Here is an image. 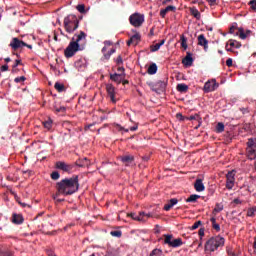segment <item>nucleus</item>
I'll return each instance as SVG.
<instances>
[{"label": "nucleus", "mask_w": 256, "mask_h": 256, "mask_svg": "<svg viewBox=\"0 0 256 256\" xmlns=\"http://www.w3.org/2000/svg\"><path fill=\"white\" fill-rule=\"evenodd\" d=\"M56 189L58 191L56 197L59 195L67 196L77 193L79 191V176L74 175L71 178L62 179L60 182H57Z\"/></svg>", "instance_id": "nucleus-1"}, {"label": "nucleus", "mask_w": 256, "mask_h": 256, "mask_svg": "<svg viewBox=\"0 0 256 256\" xmlns=\"http://www.w3.org/2000/svg\"><path fill=\"white\" fill-rule=\"evenodd\" d=\"M85 43H87V34L80 31L79 34H75L69 45L64 50V55L67 59L75 56L78 51H83L85 49Z\"/></svg>", "instance_id": "nucleus-2"}, {"label": "nucleus", "mask_w": 256, "mask_h": 256, "mask_svg": "<svg viewBox=\"0 0 256 256\" xmlns=\"http://www.w3.org/2000/svg\"><path fill=\"white\" fill-rule=\"evenodd\" d=\"M64 29L66 33H75L79 29V18L73 14H69L64 18Z\"/></svg>", "instance_id": "nucleus-3"}, {"label": "nucleus", "mask_w": 256, "mask_h": 256, "mask_svg": "<svg viewBox=\"0 0 256 256\" xmlns=\"http://www.w3.org/2000/svg\"><path fill=\"white\" fill-rule=\"evenodd\" d=\"M223 245H225V238L221 236L212 237L206 242L205 251L213 253V251H217L218 247H223Z\"/></svg>", "instance_id": "nucleus-4"}, {"label": "nucleus", "mask_w": 256, "mask_h": 256, "mask_svg": "<svg viewBox=\"0 0 256 256\" xmlns=\"http://www.w3.org/2000/svg\"><path fill=\"white\" fill-rule=\"evenodd\" d=\"M129 217L133 219L134 221H140V223H145L149 217H156L159 218V214L157 213H145V212H139L137 213H130Z\"/></svg>", "instance_id": "nucleus-5"}, {"label": "nucleus", "mask_w": 256, "mask_h": 256, "mask_svg": "<svg viewBox=\"0 0 256 256\" xmlns=\"http://www.w3.org/2000/svg\"><path fill=\"white\" fill-rule=\"evenodd\" d=\"M246 153L250 161H253V159H256V138L248 139Z\"/></svg>", "instance_id": "nucleus-6"}, {"label": "nucleus", "mask_w": 256, "mask_h": 256, "mask_svg": "<svg viewBox=\"0 0 256 256\" xmlns=\"http://www.w3.org/2000/svg\"><path fill=\"white\" fill-rule=\"evenodd\" d=\"M129 23L132 27H141L145 23V15L134 13L129 17Z\"/></svg>", "instance_id": "nucleus-7"}, {"label": "nucleus", "mask_w": 256, "mask_h": 256, "mask_svg": "<svg viewBox=\"0 0 256 256\" xmlns=\"http://www.w3.org/2000/svg\"><path fill=\"white\" fill-rule=\"evenodd\" d=\"M218 88H219V83H217V80L212 79V80H208L204 84L203 91H204V93H211V92L217 90Z\"/></svg>", "instance_id": "nucleus-8"}, {"label": "nucleus", "mask_w": 256, "mask_h": 256, "mask_svg": "<svg viewBox=\"0 0 256 256\" xmlns=\"http://www.w3.org/2000/svg\"><path fill=\"white\" fill-rule=\"evenodd\" d=\"M235 187V171H229L226 174V189L231 191Z\"/></svg>", "instance_id": "nucleus-9"}, {"label": "nucleus", "mask_w": 256, "mask_h": 256, "mask_svg": "<svg viewBox=\"0 0 256 256\" xmlns=\"http://www.w3.org/2000/svg\"><path fill=\"white\" fill-rule=\"evenodd\" d=\"M56 169H60V171H64L65 173H71L73 171V165L58 161L56 162Z\"/></svg>", "instance_id": "nucleus-10"}, {"label": "nucleus", "mask_w": 256, "mask_h": 256, "mask_svg": "<svg viewBox=\"0 0 256 256\" xmlns=\"http://www.w3.org/2000/svg\"><path fill=\"white\" fill-rule=\"evenodd\" d=\"M27 43L23 42V40H20L19 38H12V41L10 42V46L14 51H17V49H23Z\"/></svg>", "instance_id": "nucleus-11"}, {"label": "nucleus", "mask_w": 256, "mask_h": 256, "mask_svg": "<svg viewBox=\"0 0 256 256\" xmlns=\"http://www.w3.org/2000/svg\"><path fill=\"white\" fill-rule=\"evenodd\" d=\"M148 86L156 95H161V81H150Z\"/></svg>", "instance_id": "nucleus-12"}, {"label": "nucleus", "mask_w": 256, "mask_h": 256, "mask_svg": "<svg viewBox=\"0 0 256 256\" xmlns=\"http://www.w3.org/2000/svg\"><path fill=\"white\" fill-rule=\"evenodd\" d=\"M121 162L126 167H131L135 163V156L134 155H124L120 157Z\"/></svg>", "instance_id": "nucleus-13"}, {"label": "nucleus", "mask_w": 256, "mask_h": 256, "mask_svg": "<svg viewBox=\"0 0 256 256\" xmlns=\"http://www.w3.org/2000/svg\"><path fill=\"white\" fill-rule=\"evenodd\" d=\"M106 91L110 97V101H112V103H117V99H115V86H113V84H107Z\"/></svg>", "instance_id": "nucleus-14"}, {"label": "nucleus", "mask_w": 256, "mask_h": 256, "mask_svg": "<svg viewBox=\"0 0 256 256\" xmlns=\"http://www.w3.org/2000/svg\"><path fill=\"white\" fill-rule=\"evenodd\" d=\"M110 79H111V81H114V83H117L118 85H121L123 79H125V73H122V74H118V73L110 74Z\"/></svg>", "instance_id": "nucleus-15"}, {"label": "nucleus", "mask_w": 256, "mask_h": 256, "mask_svg": "<svg viewBox=\"0 0 256 256\" xmlns=\"http://www.w3.org/2000/svg\"><path fill=\"white\" fill-rule=\"evenodd\" d=\"M198 45L204 47V51H207L209 47V41L205 38V35L201 34L198 36Z\"/></svg>", "instance_id": "nucleus-16"}, {"label": "nucleus", "mask_w": 256, "mask_h": 256, "mask_svg": "<svg viewBox=\"0 0 256 256\" xmlns=\"http://www.w3.org/2000/svg\"><path fill=\"white\" fill-rule=\"evenodd\" d=\"M139 41H141V35L139 33L134 34L130 39L127 41V45H139Z\"/></svg>", "instance_id": "nucleus-17"}, {"label": "nucleus", "mask_w": 256, "mask_h": 256, "mask_svg": "<svg viewBox=\"0 0 256 256\" xmlns=\"http://www.w3.org/2000/svg\"><path fill=\"white\" fill-rule=\"evenodd\" d=\"M186 121H197L198 125L195 127V129H199V127H201V123H203V119L199 114H194L190 117H187Z\"/></svg>", "instance_id": "nucleus-18"}, {"label": "nucleus", "mask_w": 256, "mask_h": 256, "mask_svg": "<svg viewBox=\"0 0 256 256\" xmlns=\"http://www.w3.org/2000/svg\"><path fill=\"white\" fill-rule=\"evenodd\" d=\"M177 203H179L177 198L170 199L168 203L164 205V211H171V209H173Z\"/></svg>", "instance_id": "nucleus-19"}, {"label": "nucleus", "mask_w": 256, "mask_h": 256, "mask_svg": "<svg viewBox=\"0 0 256 256\" xmlns=\"http://www.w3.org/2000/svg\"><path fill=\"white\" fill-rule=\"evenodd\" d=\"M194 188L198 193L205 191V185L203 184V180L196 179V181L194 183Z\"/></svg>", "instance_id": "nucleus-20"}, {"label": "nucleus", "mask_w": 256, "mask_h": 256, "mask_svg": "<svg viewBox=\"0 0 256 256\" xmlns=\"http://www.w3.org/2000/svg\"><path fill=\"white\" fill-rule=\"evenodd\" d=\"M175 11H177V7L170 5L167 6L166 8L161 10V17H165L167 15V13H175Z\"/></svg>", "instance_id": "nucleus-21"}, {"label": "nucleus", "mask_w": 256, "mask_h": 256, "mask_svg": "<svg viewBox=\"0 0 256 256\" xmlns=\"http://www.w3.org/2000/svg\"><path fill=\"white\" fill-rule=\"evenodd\" d=\"M190 52H187L186 57L182 60L183 65H186V67H191L193 65V57Z\"/></svg>", "instance_id": "nucleus-22"}, {"label": "nucleus", "mask_w": 256, "mask_h": 256, "mask_svg": "<svg viewBox=\"0 0 256 256\" xmlns=\"http://www.w3.org/2000/svg\"><path fill=\"white\" fill-rule=\"evenodd\" d=\"M23 221H24L23 215L15 214V213L12 215V223H14L15 225H21Z\"/></svg>", "instance_id": "nucleus-23"}, {"label": "nucleus", "mask_w": 256, "mask_h": 256, "mask_svg": "<svg viewBox=\"0 0 256 256\" xmlns=\"http://www.w3.org/2000/svg\"><path fill=\"white\" fill-rule=\"evenodd\" d=\"M189 11H190V15H192V17L197 19V21L201 20V12H199V10L197 8L190 7Z\"/></svg>", "instance_id": "nucleus-24"}, {"label": "nucleus", "mask_w": 256, "mask_h": 256, "mask_svg": "<svg viewBox=\"0 0 256 256\" xmlns=\"http://www.w3.org/2000/svg\"><path fill=\"white\" fill-rule=\"evenodd\" d=\"M181 245H183V239L181 238H176V239H173L171 244H170V247L172 248H177V247H181Z\"/></svg>", "instance_id": "nucleus-25"}, {"label": "nucleus", "mask_w": 256, "mask_h": 256, "mask_svg": "<svg viewBox=\"0 0 256 256\" xmlns=\"http://www.w3.org/2000/svg\"><path fill=\"white\" fill-rule=\"evenodd\" d=\"M238 31L240 39H247V36L251 35V30H247L245 33V30L243 28H238Z\"/></svg>", "instance_id": "nucleus-26"}, {"label": "nucleus", "mask_w": 256, "mask_h": 256, "mask_svg": "<svg viewBox=\"0 0 256 256\" xmlns=\"http://www.w3.org/2000/svg\"><path fill=\"white\" fill-rule=\"evenodd\" d=\"M176 89L179 93H187L189 91V86H187V84H178Z\"/></svg>", "instance_id": "nucleus-27"}, {"label": "nucleus", "mask_w": 256, "mask_h": 256, "mask_svg": "<svg viewBox=\"0 0 256 256\" xmlns=\"http://www.w3.org/2000/svg\"><path fill=\"white\" fill-rule=\"evenodd\" d=\"M227 43H228V46L234 47L235 49H240L241 47V42L237 40L230 39Z\"/></svg>", "instance_id": "nucleus-28"}, {"label": "nucleus", "mask_w": 256, "mask_h": 256, "mask_svg": "<svg viewBox=\"0 0 256 256\" xmlns=\"http://www.w3.org/2000/svg\"><path fill=\"white\" fill-rule=\"evenodd\" d=\"M172 242H173V235L165 234L164 235V245H168V247H171Z\"/></svg>", "instance_id": "nucleus-29"}, {"label": "nucleus", "mask_w": 256, "mask_h": 256, "mask_svg": "<svg viewBox=\"0 0 256 256\" xmlns=\"http://www.w3.org/2000/svg\"><path fill=\"white\" fill-rule=\"evenodd\" d=\"M74 65L78 71H85L86 65L83 63V60H77Z\"/></svg>", "instance_id": "nucleus-30"}, {"label": "nucleus", "mask_w": 256, "mask_h": 256, "mask_svg": "<svg viewBox=\"0 0 256 256\" xmlns=\"http://www.w3.org/2000/svg\"><path fill=\"white\" fill-rule=\"evenodd\" d=\"M148 75H155L157 73V64L152 63L147 70Z\"/></svg>", "instance_id": "nucleus-31"}, {"label": "nucleus", "mask_w": 256, "mask_h": 256, "mask_svg": "<svg viewBox=\"0 0 256 256\" xmlns=\"http://www.w3.org/2000/svg\"><path fill=\"white\" fill-rule=\"evenodd\" d=\"M44 129H47V131H51V128L53 127V120L51 118H48V120L43 122Z\"/></svg>", "instance_id": "nucleus-32"}, {"label": "nucleus", "mask_w": 256, "mask_h": 256, "mask_svg": "<svg viewBox=\"0 0 256 256\" xmlns=\"http://www.w3.org/2000/svg\"><path fill=\"white\" fill-rule=\"evenodd\" d=\"M197 199H201V196L197 194H192L189 198L186 199V203H195Z\"/></svg>", "instance_id": "nucleus-33"}, {"label": "nucleus", "mask_w": 256, "mask_h": 256, "mask_svg": "<svg viewBox=\"0 0 256 256\" xmlns=\"http://www.w3.org/2000/svg\"><path fill=\"white\" fill-rule=\"evenodd\" d=\"M54 88L56 89V91H58V93H63L65 91V85L59 82H56L54 84Z\"/></svg>", "instance_id": "nucleus-34"}, {"label": "nucleus", "mask_w": 256, "mask_h": 256, "mask_svg": "<svg viewBox=\"0 0 256 256\" xmlns=\"http://www.w3.org/2000/svg\"><path fill=\"white\" fill-rule=\"evenodd\" d=\"M180 41H181V47H183L184 48V51H187V48L189 47L188 45H187V37H185V35H181L180 36Z\"/></svg>", "instance_id": "nucleus-35"}, {"label": "nucleus", "mask_w": 256, "mask_h": 256, "mask_svg": "<svg viewBox=\"0 0 256 256\" xmlns=\"http://www.w3.org/2000/svg\"><path fill=\"white\" fill-rule=\"evenodd\" d=\"M225 131V124L219 122L216 126V133H223Z\"/></svg>", "instance_id": "nucleus-36"}, {"label": "nucleus", "mask_w": 256, "mask_h": 256, "mask_svg": "<svg viewBox=\"0 0 256 256\" xmlns=\"http://www.w3.org/2000/svg\"><path fill=\"white\" fill-rule=\"evenodd\" d=\"M91 165V162L89 161L88 158H83L81 160V164H78V167H89Z\"/></svg>", "instance_id": "nucleus-37"}, {"label": "nucleus", "mask_w": 256, "mask_h": 256, "mask_svg": "<svg viewBox=\"0 0 256 256\" xmlns=\"http://www.w3.org/2000/svg\"><path fill=\"white\" fill-rule=\"evenodd\" d=\"M105 256H119V250L118 249L108 250Z\"/></svg>", "instance_id": "nucleus-38"}, {"label": "nucleus", "mask_w": 256, "mask_h": 256, "mask_svg": "<svg viewBox=\"0 0 256 256\" xmlns=\"http://www.w3.org/2000/svg\"><path fill=\"white\" fill-rule=\"evenodd\" d=\"M159 49H161V42H158L157 44L150 46V51L152 53H155V51H159Z\"/></svg>", "instance_id": "nucleus-39"}, {"label": "nucleus", "mask_w": 256, "mask_h": 256, "mask_svg": "<svg viewBox=\"0 0 256 256\" xmlns=\"http://www.w3.org/2000/svg\"><path fill=\"white\" fill-rule=\"evenodd\" d=\"M255 213H256V206L249 208L247 211V217H255Z\"/></svg>", "instance_id": "nucleus-40"}, {"label": "nucleus", "mask_w": 256, "mask_h": 256, "mask_svg": "<svg viewBox=\"0 0 256 256\" xmlns=\"http://www.w3.org/2000/svg\"><path fill=\"white\" fill-rule=\"evenodd\" d=\"M200 225H203V222H201V220L196 221V222L190 227L191 231H195V229H199V226H200Z\"/></svg>", "instance_id": "nucleus-41"}, {"label": "nucleus", "mask_w": 256, "mask_h": 256, "mask_svg": "<svg viewBox=\"0 0 256 256\" xmlns=\"http://www.w3.org/2000/svg\"><path fill=\"white\" fill-rule=\"evenodd\" d=\"M110 235H112V237H121L123 235V233L121 232V230H114L110 232Z\"/></svg>", "instance_id": "nucleus-42"}, {"label": "nucleus", "mask_w": 256, "mask_h": 256, "mask_svg": "<svg viewBox=\"0 0 256 256\" xmlns=\"http://www.w3.org/2000/svg\"><path fill=\"white\" fill-rule=\"evenodd\" d=\"M60 177L61 175L57 171L51 173V179H53V181H57V179H59Z\"/></svg>", "instance_id": "nucleus-43"}, {"label": "nucleus", "mask_w": 256, "mask_h": 256, "mask_svg": "<svg viewBox=\"0 0 256 256\" xmlns=\"http://www.w3.org/2000/svg\"><path fill=\"white\" fill-rule=\"evenodd\" d=\"M248 5L250 6L251 11H256V0H250Z\"/></svg>", "instance_id": "nucleus-44"}, {"label": "nucleus", "mask_w": 256, "mask_h": 256, "mask_svg": "<svg viewBox=\"0 0 256 256\" xmlns=\"http://www.w3.org/2000/svg\"><path fill=\"white\" fill-rule=\"evenodd\" d=\"M176 119H178V121H187V116H183L182 113H177Z\"/></svg>", "instance_id": "nucleus-45"}, {"label": "nucleus", "mask_w": 256, "mask_h": 256, "mask_svg": "<svg viewBox=\"0 0 256 256\" xmlns=\"http://www.w3.org/2000/svg\"><path fill=\"white\" fill-rule=\"evenodd\" d=\"M0 256H13V252L9 250H6V251L0 250Z\"/></svg>", "instance_id": "nucleus-46"}, {"label": "nucleus", "mask_w": 256, "mask_h": 256, "mask_svg": "<svg viewBox=\"0 0 256 256\" xmlns=\"http://www.w3.org/2000/svg\"><path fill=\"white\" fill-rule=\"evenodd\" d=\"M77 11H79V13H85V5L84 4H79L76 7Z\"/></svg>", "instance_id": "nucleus-47"}, {"label": "nucleus", "mask_w": 256, "mask_h": 256, "mask_svg": "<svg viewBox=\"0 0 256 256\" xmlns=\"http://www.w3.org/2000/svg\"><path fill=\"white\" fill-rule=\"evenodd\" d=\"M27 78H25V76H20V77H16L14 79L15 83H22L23 81H25Z\"/></svg>", "instance_id": "nucleus-48"}, {"label": "nucleus", "mask_w": 256, "mask_h": 256, "mask_svg": "<svg viewBox=\"0 0 256 256\" xmlns=\"http://www.w3.org/2000/svg\"><path fill=\"white\" fill-rule=\"evenodd\" d=\"M222 209H223V206H221L220 204H216V207L214 208V211L216 213H221Z\"/></svg>", "instance_id": "nucleus-49"}, {"label": "nucleus", "mask_w": 256, "mask_h": 256, "mask_svg": "<svg viewBox=\"0 0 256 256\" xmlns=\"http://www.w3.org/2000/svg\"><path fill=\"white\" fill-rule=\"evenodd\" d=\"M159 253H161V250H160V249H154V250L150 253V256H157V255H159Z\"/></svg>", "instance_id": "nucleus-50"}, {"label": "nucleus", "mask_w": 256, "mask_h": 256, "mask_svg": "<svg viewBox=\"0 0 256 256\" xmlns=\"http://www.w3.org/2000/svg\"><path fill=\"white\" fill-rule=\"evenodd\" d=\"M226 65H227V67H233V59L228 58V59L226 60Z\"/></svg>", "instance_id": "nucleus-51"}, {"label": "nucleus", "mask_w": 256, "mask_h": 256, "mask_svg": "<svg viewBox=\"0 0 256 256\" xmlns=\"http://www.w3.org/2000/svg\"><path fill=\"white\" fill-rule=\"evenodd\" d=\"M116 64L117 65H123V58L121 56H118L116 59Z\"/></svg>", "instance_id": "nucleus-52"}, {"label": "nucleus", "mask_w": 256, "mask_h": 256, "mask_svg": "<svg viewBox=\"0 0 256 256\" xmlns=\"http://www.w3.org/2000/svg\"><path fill=\"white\" fill-rule=\"evenodd\" d=\"M212 227H213V229L215 230V231H217V232H219V231H221V226L219 225V224H214V225H212Z\"/></svg>", "instance_id": "nucleus-53"}, {"label": "nucleus", "mask_w": 256, "mask_h": 256, "mask_svg": "<svg viewBox=\"0 0 256 256\" xmlns=\"http://www.w3.org/2000/svg\"><path fill=\"white\" fill-rule=\"evenodd\" d=\"M211 7L217 5V0H206Z\"/></svg>", "instance_id": "nucleus-54"}, {"label": "nucleus", "mask_w": 256, "mask_h": 256, "mask_svg": "<svg viewBox=\"0 0 256 256\" xmlns=\"http://www.w3.org/2000/svg\"><path fill=\"white\" fill-rule=\"evenodd\" d=\"M56 111H57V113H65L66 108L63 107V106H61V107H59L58 109H56Z\"/></svg>", "instance_id": "nucleus-55"}, {"label": "nucleus", "mask_w": 256, "mask_h": 256, "mask_svg": "<svg viewBox=\"0 0 256 256\" xmlns=\"http://www.w3.org/2000/svg\"><path fill=\"white\" fill-rule=\"evenodd\" d=\"M198 235L200 237H203L205 235V229L204 228H200L199 231H198Z\"/></svg>", "instance_id": "nucleus-56"}, {"label": "nucleus", "mask_w": 256, "mask_h": 256, "mask_svg": "<svg viewBox=\"0 0 256 256\" xmlns=\"http://www.w3.org/2000/svg\"><path fill=\"white\" fill-rule=\"evenodd\" d=\"M111 53L108 52V53H104V59H106L107 61H109V59H111Z\"/></svg>", "instance_id": "nucleus-57"}, {"label": "nucleus", "mask_w": 256, "mask_h": 256, "mask_svg": "<svg viewBox=\"0 0 256 256\" xmlns=\"http://www.w3.org/2000/svg\"><path fill=\"white\" fill-rule=\"evenodd\" d=\"M240 111L243 113V115L249 113V108H240Z\"/></svg>", "instance_id": "nucleus-58"}, {"label": "nucleus", "mask_w": 256, "mask_h": 256, "mask_svg": "<svg viewBox=\"0 0 256 256\" xmlns=\"http://www.w3.org/2000/svg\"><path fill=\"white\" fill-rule=\"evenodd\" d=\"M1 71H9V66L7 64L1 66Z\"/></svg>", "instance_id": "nucleus-59"}, {"label": "nucleus", "mask_w": 256, "mask_h": 256, "mask_svg": "<svg viewBox=\"0 0 256 256\" xmlns=\"http://www.w3.org/2000/svg\"><path fill=\"white\" fill-rule=\"evenodd\" d=\"M19 65H21V60H16L14 65H13V68L19 67Z\"/></svg>", "instance_id": "nucleus-60"}, {"label": "nucleus", "mask_w": 256, "mask_h": 256, "mask_svg": "<svg viewBox=\"0 0 256 256\" xmlns=\"http://www.w3.org/2000/svg\"><path fill=\"white\" fill-rule=\"evenodd\" d=\"M233 203H235L236 205H241V200L239 198H236L233 200Z\"/></svg>", "instance_id": "nucleus-61"}, {"label": "nucleus", "mask_w": 256, "mask_h": 256, "mask_svg": "<svg viewBox=\"0 0 256 256\" xmlns=\"http://www.w3.org/2000/svg\"><path fill=\"white\" fill-rule=\"evenodd\" d=\"M139 129V126L135 125L129 128L130 131H137Z\"/></svg>", "instance_id": "nucleus-62"}, {"label": "nucleus", "mask_w": 256, "mask_h": 256, "mask_svg": "<svg viewBox=\"0 0 256 256\" xmlns=\"http://www.w3.org/2000/svg\"><path fill=\"white\" fill-rule=\"evenodd\" d=\"M235 29H237V27L235 26L230 27L229 33L231 34L235 33Z\"/></svg>", "instance_id": "nucleus-63"}, {"label": "nucleus", "mask_w": 256, "mask_h": 256, "mask_svg": "<svg viewBox=\"0 0 256 256\" xmlns=\"http://www.w3.org/2000/svg\"><path fill=\"white\" fill-rule=\"evenodd\" d=\"M47 255H48V256H57V255H55V253H53V251H51V250H48V251H47Z\"/></svg>", "instance_id": "nucleus-64"}]
</instances>
